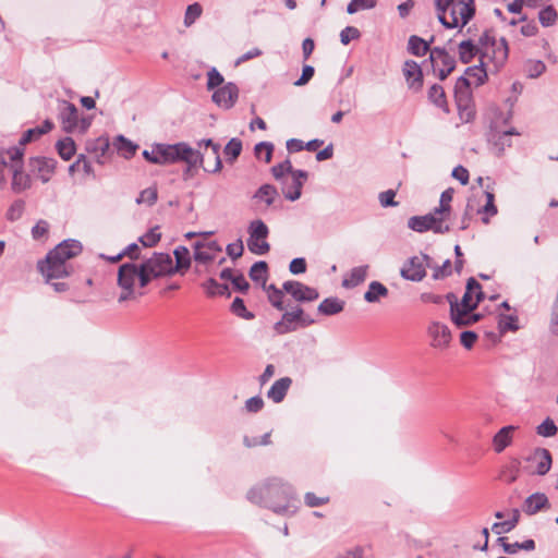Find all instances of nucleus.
<instances>
[{
    "label": "nucleus",
    "mask_w": 558,
    "mask_h": 558,
    "mask_svg": "<svg viewBox=\"0 0 558 558\" xmlns=\"http://www.w3.org/2000/svg\"><path fill=\"white\" fill-rule=\"evenodd\" d=\"M82 248L80 241L73 239L64 240L47 254L45 260L38 263L39 271L45 277L46 282L53 287L56 292H64L68 290L66 283L52 282V280L71 275L73 269L66 262L77 256L82 252Z\"/></svg>",
    "instance_id": "1"
},
{
    "label": "nucleus",
    "mask_w": 558,
    "mask_h": 558,
    "mask_svg": "<svg viewBox=\"0 0 558 558\" xmlns=\"http://www.w3.org/2000/svg\"><path fill=\"white\" fill-rule=\"evenodd\" d=\"M292 487L279 478H270L247 493L250 501L264 505L276 513H287L292 498Z\"/></svg>",
    "instance_id": "2"
},
{
    "label": "nucleus",
    "mask_w": 558,
    "mask_h": 558,
    "mask_svg": "<svg viewBox=\"0 0 558 558\" xmlns=\"http://www.w3.org/2000/svg\"><path fill=\"white\" fill-rule=\"evenodd\" d=\"M437 16L446 28H462L475 14L474 0H435Z\"/></svg>",
    "instance_id": "3"
},
{
    "label": "nucleus",
    "mask_w": 558,
    "mask_h": 558,
    "mask_svg": "<svg viewBox=\"0 0 558 558\" xmlns=\"http://www.w3.org/2000/svg\"><path fill=\"white\" fill-rule=\"evenodd\" d=\"M148 283V276L143 272L140 264L125 263L121 265L118 270V286L121 289L118 302L137 300L144 294L142 289Z\"/></svg>",
    "instance_id": "4"
},
{
    "label": "nucleus",
    "mask_w": 558,
    "mask_h": 558,
    "mask_svg": "<svg viewBox=\"0 0 558 558\" xmlns=\"http://www.w3.org/2000/svg\"><path fill=\"white\" fill-rule=\"evenodd\" d=\"M482 45L481 63L493 72H497L508 60L509 47L505 38L496 39L488 31L480 37Z\"/></svg>",
    "instance_id": "5"
},
{
    "label": "nucleus",
    "mask_w": 558,
    "mask_h": 558,
    "mask_svg": "<svg viewBox=\"0 0 558 558\" xmlns=\"http://www.w3.org/2000/svg\"><path fill=\"white\" fill-rule=\"evenodd\" d=\"M160 165L184 161L189 168L202 163L203 157L198 150L193 149L185 143L158 144Z\"/></svg>",
    "instance_id": "6"
},
{
    "label": "nucleus",
    "mask_w": 558,
    "mask_h": 558,
    "mask_svg": "<svg viewBox=\"0 0 558 558\" xmlns=\"http://www.w3.org/2000/svg\"><path fill=\"white\" fill-rule=\"evenodd\" d=\"M408 227L415 232L433 231L445 234L450 231L449 221L435 209L424 216H413L408 220Z\"/></svg>",
    "instance_id": "7"
},
{
    "label": "nucleus",
    "mask_w": 558,
    "mask_h": 558,
    "mask_svg": "<svg viewBox=\"0 0 558 558\" xmlns=\"http://www.w3.org/2000/svg\"><path fill=\"white\" fill-rule=\"evenodd\" d=\"M247 247L256 255H265L269 252L270 245L267 242L269 229L260 219L252 220L247 228Z\"/></svg>",
    "instance_id": "8"
},
{
    "label": "nucleus",
    "mask_w": 558,
    "mask_h": 558,
    "mask_svg": "<svg viewBox=\"0 0 558 558\" xmlns=\"http://www.w3.org/2000/svg\"><path fill=\"white\" fill-rule=\"evenodd\" d=\"M140 266L143 272L148 276V282L173 271V260L166 253H154L151 257L140 263Z\"/></svg>",
    "instance_id": "9"
},
{
    "label": "nucleus",
    "mask_w": 558,
    "mask_h": 558,
    "mask_svg": "<svg viewBox=\"0 0 558 558\" xmlns=\"http://www.w3.org/2000/svg\"><path fill=\"white\" fill-rule=\"evenodd\" d=\"M429 61L434 72H437L440 80H445L456 66V60L445 48L435 47L430 49Z\"/></svg>",
    "instance_id": "10"
},
{
    "label": "nucleus",
    "mask_w": 558,
    "mask_h": 558,
    "mask_svg": "<svg viewBox=\"0 0 558 558\" xmlns=\"http://www.w3.org/2000/svg\"><path fill=\"white\" fill-rule=\"evenodd\" d=\"M446 299L450 304V318L457 327L470 326L480 319L481 316L474 314V310L458 306V301L453 293H448Z\"/></svg>",
    "instance_id": "11"
},
{
    "label": "nucleus",
    "mask_w": 558,
    "mask_h": 558,
    "mask_svg": "<svg viewBox=\"0 0 558 558\" xmlns=\"http://www.w3.org/2000/svg\"><path fill=\"white\" fill-rule=\"evenodd\" d=\"M427 335L430 338V347L438 350H446L451 342V331L447 325L439 322H432L427 327Z\"/></svg>",
    "instance_id": "12"
},
{
    "label": "nucleus",
    "mask_w": 558,
    "mask_h": 558,
    "mask_svg": "<svg viewBox=\"0 0 558 558\" xmlns=\"http://www.w3.org/2000/svg\"><path fill=\"white\" fill-rule=\"evenodd\" d=\"M488 72L493 71L482 64L480 66H470L465 71V75L458 78L456 83V90L468 89L472 85L475 87L482 85L485 82Z\"/></svg>",
    "instance_id": "13"
},
{
    "label": "nucleus",
    "mask_w": 558,
    "mask_h": 558,
    "mask_svg": "<svg viewBox=\"0 0 558 558\" xmlns=\"http://www.w3.org/2000/svg\"><path fill=\"white\" fill-rule=\"evenodd\" d=\"M307 173L303 170H295L289 178L284 179L281 184V190L284 197L289 201H296L301 196V190Z\"/></svg>",
    "instance_id": "14"
},
{
    "label": "nucleus",
    "mask_w": 558,
    "mask_h": 558,
    "mask_svg": "<svg viewBox=\"0 0 558 558\" xmlns=\"http://www.w3.org/2000/svg\"><path fill=\"white\" fill-rule=\"evenodd\" d=\"M282 288L283 291L289 293L298 302H311L319 296L316 289L305 286L300 281H286Z\"/></svg>",
    "instance_id": "15"
},
{
    "label": "nucleus",
    "mask_w": 558,
    "mask_h": 558,
    "mask_svg": "<svg viewBox=\"0 0 558 558\" xmlns=\"http://www.w3.org/2000/svg\"><path fill=\"white\" fill-rule=\"evenodd\" d=\"M428 257L426 255L418 257L414 256L404 263L400 274L401 276L410 281H421L426 276V264Z\"/></svg>",
    "instance_id": "16"
},
{
    "label": "nucleus",
    "mask_w": 558,
    "mask_h": 558,
    "mask_svg": "<svg viewBox=\"0 0 558 558\" xmlns=\"http://www.w3.org/2000/svg\"><path fill=\"white\" fill-rule=\"evenodd\" d=\"M279 194L277 189L271 184H263L252 196V201L257 210L265 213L276 202Z\"/></svg>",
    "instance_id": "17"
},
{
    "label": "nucleus",
    "mask_w": 558,
    "mask_h": 558,
    "mask_svg": "<svg viewBox=\"0 0 558 558\" xmlns=\"http://www.w3.org/2000/svg\"><path fill=\"white\" fill-rule=\"evenodd\" d=\"M239 96V88L233 83H227L213 94V101L225 109H230L234 106Z\"/></svg>",
    "instance_id": "18"
},
{
    "label": "nucleus",
    "mask_w": 558,
    "mask_h": 558,
    "mask_svg": "<svg viewBox=\"0 0 558 558\" xmlns=\"http://www.w3.org/2000/svg\"><path fill=\"white\" fill-rule=\"evenodd\" d=\"M483 299V292L481 284L474 279L470 278L466 283L465 292L458 306H462L468 310H475Z\"/></svg>",
    "instance_id": "19"
},
{
    "label": "nucleus",
    "mask_w": 558,
    "mask_h": 558,
    "mask_svg": "<svg viewBox=\"0 0 558 558\" xmlns=\"http://www.w3.org/2000/svg\"><path fill=\"white\" fill-rule=\"evenodd\" d=\"M57 161L52 158L36 157L31 160V170L43 183H47L56 169Z\"/></svg>",
    "instance_id": "20"
},
{
    "label": "nucleus",
    "mask_w": 558,
    "mask_h": 558,
    "mask_svg": "<svg viewBox=\"0 0 558 558\" xmlns=\"http://www.w3.org/2000/svg\"><path fill=\"white\" fill-rule=\"evenodd\" d=\"M221 252V246L216 241L196 242L194 244V259L198 263H209Z\"/></svg>",
    "instance_id": "21"
},
{
    "label": "nucleus",
    "mask_w": 558,
    "mask_h": 558,
    "mask_svg": "<svg viewBox=\"0 0 558 558\" xmlns=\"http://www.w3.org/2000/svg\"><path fill=\"white\" fill-rule=\"evenodd\" d=\"M523 511L526 514H535L543 509L549 508V500L543 493H535L530 495L523 504Z\"/></svg>",
    "instance_id": "22"
},
{
    "label": "nucleus",
    "mask_w": 558,
    "mask_h": 558,
    "mask_svg": "<svg viewBox=\"0 0 558 558\" xmlns=\"http://www.w3.org/2000/svg\"><path fill=\"white\" fill-rule=\"evenodd\" d=\"M60 120L62 128L65 132H72L77 124V109L73 104L68 101L62 102L60 109Z\"/></svg>",
    "instance_id": "23"
},
{
    "label": "nucleus",
    "mask_w": 558,
    "mask_h": 558,
    "mask_svg": "<svg viewBox=\"0 0 558 558\" xmlns=\"http://www.w3.org/2000/svg\"><path fill=\"white\" fill-rule=\"evenodd\" d=\"M403 74L410 87L421 88L423 84V75L421 66L413 60H408L403 65Z\"/></svg>",
    "instance_id": "24"
},
{
    "label": "nucleus",
    "mask_w": 558,
    "mask_h": 558,
    "mask_svg": "<svg viewBox=\"0 0 558 558\" xmlns=\"http://www.w3.org/2000/svg\"><path fill=\"white\" fill-rule=\"evenodd\" d=\"M517 429L513 425H508L499 429L493 437V448L495 452H502L513 439V433Z\"/></svg>",
    "instance_id": "25"
},
{
    "label": "nucleus",
    "mask_w": 558,
    "mask_h": 558,
    "mask_svg": "<svg viewBox=\"0 0 558 558\" xmlns=\"http://www.w3.org/2000/svg\"><path fill=\"white\" fill-rule=\"evenodd\" d=\"M532 462L535 463L534 473L545 475L551 466V456L547 449L538 448L531 456Z\"/></svg>",
    "instance_id": "26"
},
{
    "label": "nucleus",
    "mask_w": 558,
    "mask_h": 558,
    "mask_svg": "<svg viewBox=\"0 0 558 558\" xmlns=\"http://www.w3.org/2000/svg\"><path fill=\"white\" fill-rule=\"evenodd\" d=\"M482 56V45L475 44L472 39L463 40L459 44V58L463 63H469L475 56Z\"/></svg>",
    "instance_id": "27"
},
{
    "label": "nucleus",
    "mask_w": 558,
    "mask_h": 558,
    "mask_svg": "<svg viewBox=\"0 0 558 558\" xmlns=\"http://www.w3.org/2000/svg\"><path fill=\"white\" fill-rule=\"evenodd\" d=\"M12 168H13V178H12L11 187H12L13 192L21 193V192L29 189L32 185V180L27 173L22 171V166L21 165H12Z\"/></svg>",
    "instance_id": "28"
},
{
    "label": "nucleus",
    "mask_w": 558,
    "mask_h": 558,
    "mask_svg": "<svg viewBox=\"0 0 558 558\" xmlns=\"http://www.w3.org/2000/svg\"><path fill=\"white\" fill-rule=\"evenodd\" d=\"M291 384H292V380L289 377H283V378L276 380L274 383V385L270 387V389L268 390V393H267L268 398L271 399L276 403L281 402L284 399Z\"/></svg>",
    "instance_id": "29"
},
{
    "label": "nucleus",
    "mask_w": 558,
    "mask_h": 558,
    "mask_svg": "<svg viewBox=\"0 0 558 558\" xmlns=\"http://www.w3.org/2000/svg\"><path fill=\"white\" fill-rule=\"evenodd\" d=\"M368 266H357L351 269L349 275L343 279L342 286L344 288H354L364 282L367 277Z\"/></svg>",
    "instance_id": "30"
},
{
    "label": "nucleus",
    "mask_w": 558,
    "mask_h": 558,
    "mask_svg": "<svg viewBox=\"0 0 558 558\" xmlns=\"http://www.w3.org/2000/svg\"><path fill=\"white\" fill-rule=\"evenodd\" d=\"M344 308V301L338 298H327L318 305V313L330 316L342 312Z\"/></svg>",
    "instance_id": "31"
},
{
    "label": "nucleus",
    "mask_w": 558,
    "mask_h": 558,
    "mask_svg": "<svg viewBox=\"0 0 558 558\" xmlns=\"http://www.w3.org/2000/svg\"><path fill=\"white\" fill-rule=\"evenodd\" d=\"M433 40L434 37H432L429 41H426L416 35H412L409 38L408 49L412 54L416 57L425 56L428 51L430 52L429 45L433 43Z\"/></svg>",
    "instance_id": "32"
},
{
    "label": "nucleus",
    "mask_w": 558,
    "mask_h": 558,
    "mask_svg": "<svg viewBox=\"0 0 558 558\" xmlns=\"http://www.w3.org/2000/svg\"><path fill=\"white\" fill-rule=\"evenodd\" d=\"M518 134L519 133H517L514 131V129H510V130L504 131L501 133H495L493 135V141H494L493 146H494L496 154L501 155L506 147H510L511 146L510 136L518 135Z\"/></svg>",
    "instance_id": "33"
},
{
    "label": "nucleus",
    "mask_w": 558,
    "mask_h": 558,
    "mask_svg": "<svg viewBox=\"0 0 558 558\" xmlns=\"http://www.w3.org/2000/svg\"><path fill=\"white\" fill-rule=\"evenodd\" d=\"M113 146L116 147L118 153L126 159L134 156L136 149L138 148V146L136 144H134L133 142H131L130 140L124 137L123 135H119L116 137V140L113 142Z\"/></svg>",
    "instance_id": "34"
},
{
    "label": "nucleus",
    "mask_w": 558,
    "mask_h": 558,
    "mask_svg": "<svg viewBox=\"0 0 558 558\" xmlns=\"http://www.w3.org/2000/svg\"><path fill=\"white\" fill-rule=\"evenodd\" d=\"M387 295L388 289L383 283L378 281H372L368 286V290L364 294V299L368 303H375Z\"/></svg>",
    "instance_id": "35"
},
{
    "label": "nucleus",
    "mask_w": 558,
    "mask_h": 558,
    "mask_svg": "<svg viewBox=\"0 0 558 558\" xmlns=\"http://www.w3.org/2000/svg\"><path fill=\"white\" fill-rule=\"evenodd\" d=\"M203 145L206 148H210L211 149V154H213V157H214V160H215L214 167L211 169L205 168V170L208 171V172H218V171H220L221 168H222V162H221L220 155H219L220 145L217 144V143H214L211 140H203V141H201L198 143L199 147H202Z\"/></svg>",
    "instance_id": "36"
},
{
    "label": "nucleus",
    "mask_w": 558,
    "mask_h": 558,
    "mask_svg": "<svg viewBox=\"0 0 558 558\" xmlns=\"http://www.w3.org/2000/svg\"><path fill=\"white\" fill-rule=\"evenodd\" d=\"M453 190L448 189L444 191L440 195L439 205L435 208L437 213L444 216L448 221L451 213V201H452Z\"/></svg>",
    "instance_id": "37"
},
{
    "label": "nucleus",
    "mask_w": 558,
    "mask_h": 558,
    "mask_svg": "<svg viewBox=\"0 0 558 558\" xmlns=\"http://www.w3.org/2000/svg\"><path fill=\"white\" fill-rule=\"evenodd\" d=\"M486 204L478 209V214H483V222L488 223L489 217L497 215V207L494 204L495 196L492 192L485 191Z\"/></svg>",
    "instance_id": "38"
},
{
    "label": "nucleus",
    "mask_w": 558,
    "mask_h": 558,
    "mask_svg": "<svg viewBox=\"0 0 558 558\" xmlns=\"http://www.w3.org/2000/svg\"><path fill=\"white\" fill-rule=\"evenodd\" d=\"M282 317L290 325L294 322H300L303 326H308L315 323L314 319L310 318L308 316H304V312L301 307H296L291 312H286Z\"/></svg>",
    "instance_id": "39"
},
{
    "label": "nucleus",
    "mask_w": 558,
    "mask_h": 558,
    "mask_svg": "<svg viewBox=\"0 0 558 558\" xmlns=\"http://www.w3.org/2000/svg\"><path fill=\"white\" fill-rule=\"evenodd\" d=\"M57 150L62 159L70 160L72 156L75 154L74 141L70 137L60 140L57 143Z\"/></svg>",
    "instance_id": "40"
},
{
    "label": "nucleus",
    "mask_w": 558,
    "mask_h": 558,
    "mask_svg": "<svg viewBox=\"0 0 558 558\" xmlns=\"http://www.w3.org/2000/svg\"><path fill=\"white\" fill-rule=\"evenodd\" d=\"M158 199V192L155 186H149L143 190L136 197L135 203L137 205L153 206Z\"/></svg>",
    "instance_id": "41"
},
{
    "label": "nucleus",
    "mask_w": 558,
    "mask_h": 558,
    "mask_svg": "<svg viewBox=\"0 0 558 558\" xmlns=\"http://www.w3.org/2000/svg\"><path fill=\"white\" fill-rule=\"evenodd\" d=\"M429 100L435 104L437 107L447 110V101L444 88L440 85H433L428 90Z\"/></svg>",
    "instance_id": "42"
},
{
    "label": "nucleus",
    "mask_w": 558,
    "mask_h": 558,
    "mask_svg": "<svg viewBox=\"0 0 558 558\" xmlns=\"http://www.w3.org/2000/svg\"><path fill=\"white\" fill-rule=\"evenodd\" d=\"M546 70V65L541 60H527L524 64V71L531 78L541 76Z\"/></svg>",
    "instance_id": "43"
},
{
    "label": "nucleus",
    "mask_w": 558,
    "mask_h": 558,
    "mask_svg": "<svg viewBox=\"0 0 558 558\" xmlns=\"http://www.w3.org/2000/svg\"><path fill=\"white\" fill-rule=\"evenodd\" d=\"M293 171L294 170L292 168V165H291L290 160H288V159L271 168L272 175L275 177L276 180L280 181L281 183L284 179L289 178V175H286V174L291 175Z\"/></svg>",
    "instance_id": "44"
},
{
    "label": "nucleus",
    "mask_w": 558,
    "mask_h": 558,
    "mask_svg": "<svg viewBox=\"0 0 558 558\" xmlns=\"http://www.w3.org/2000/svg\"><path fill=\"white\" fill-rule=\"evenodd\" d=\"M242 151V142L239 138H231L225 146V155L227 159L232 162L234 161Z\"/></svg>",
    "instance_id": "45"
},
{
    "label": "nucleus",
    "mask_w": 558,
    "mask_h": 558,
    "mask_svg": "<svg viewBox=\"0 0 558 558\" xmlns=\"http://www.w3.org/2000/svg\"><path fill=\"white\" fill-rule=\"evenodd\" d=\"M23 155H24V149L20 146H14L7 150L0 151V158L2 160L3 166L7 165V159L11 160L12 162H20ZM15 165H19V163H15Z\"/></svg>",
    "instance_id": "46"
},
{
    "label": "nucleus",
    "mask_w": 558,
    "mask_h": 558,
    "mask_svg": "<svg viewBox=\"0 0 558 558\" xmlns=\"http://www.w3.org/2000/svg\"><path fill=\"white\" fill-rule=\"evenodd\" d=\"M255 156L258 159H263L266 163L270 162L274 145L269 142H260L255 146Z\"/></svg>",
    "instance_id": "47"
},
{
    "label": "nucleus",
    "mask_w": 558,
    "mask_h": 558,
    "mask_svg": "<svg viewBox=\"0 0 558 558\" xmlns=\"http://www.w3.org/2000/svg\"><path fill=\"white\" fill-rule=\"evenodd\" d=\"M268 300L271 303L274 307H276L279 311L283 310V289L279 290L274 284H270L266 288Z\"/></svg>",
    "instance_id": "48"
},
{
    "label": "nucleus",
    "mask_w": 558,
    "mask_h": 558,
    "mask_svg": "<svg viewBox=\"0 0 558 558\" xmlns=\"http://www.w3.org/2000/svg\"><path fill=\"white\" fill-rule=\"evenodd\" d=\"M538 20L544 27L551 26L557 21V12L554 7L548 5L539 11Z\"/></svg>",
    "instance_id": "49"
},
{
    "label": "nucleus",
    "mask_w": 558,
    "mask_h": 558,
    "mask_svg": "<svg viewBox=\"0 0 558 558\" xmlns=\"http://www.w3.org/2000/svg\"><path fill=\"white\" fill-rule=\"evenodd\" d=\"M267 275V263L256 262L250 269V277L253 281H265Z\"/></svg>",
    "instance_id": "50"
},
{
    "label": "nucleus",
    "mask_w": 558,
    "mask_h": 558,
    "mask_svg": "<svg viewBox=\"0 0 558 558\" xmlns=\"http://www.w3.org/2000/svg\"><path fill=\"white\" fill-rule=\"evenodd\" d=\"M376 5V0H351L347 7L349 14H354L360 10L373 9Z\"/></svg>",
    "instance_id": "51"
},
{
    "label": "nucleus",
    "mask_w": 558,
    "mask_h": 558,
    "mask_svg": "<svg viewBox=\"0 0 558 558\" xmlns=\"http://www.w3.org/2000/svg\"><path fill=\"white\" fill-rule=\"evenodd\" d=\"M24 209H25V203L23 201L17 199V201L13 202L7 211L8 220H10V221L19 220L22 217Z\"/></svg>",
    "instance_id": "52"
},
{
    "label": "nucleus",
    "mask_w": 558,
    "mask_h": 558,
    "mask_svg": "<svg viewBox=\"0 0 558 558\" xmlns=\"http://www.w3.org/2000/svg\"><path fill=\"white\" fill-rule=\"evenodd\" d=\"M557 426L550 418H546L542 424L537 426V434L543 437H553L557 434Z\"/></svg>",
    "instance_id": "53"
},
{
    "label": "nucleus",
    "mask_w": 558,
    "mask_h": 558,
    "mask_svg": "<svg viewBox=\"0 0 558 558\" xmlns=\"http://www.w3.org/2000/svg\"><path fill=\"white\" fill-rule=\"evenodd\" d=\"M231 310L235 315L244 319H252L254 317V315L246 310L243 300L240 298L233 300Z\"/></svg>",
    "instance_id": "54"
},
{
    "label": "nucleus",
    "mask_w": 558,
    "mask_h": 558,
    "mask_svg": "<svg viewBox=\"0 0 558 558\" xmlns=\"http://www.w3.org/2000/svg\"><path fill=\"white\" fill-rule=\"evenodd\" d=\"M138 251L140 246L136 243H132L128 245L122 253L113 257H108V259L112 263L120 260L122 256H128L131 259H137L140 256Z\"/></svg>",
    "instance_id": "55"
},
{
    "label": "nucleus",
    "mask_w": 558,
    "mask_h": 558,
    "mask_svg": "<svg viewBox=\"0 0 558 558\" xmlns=\"http://www.w3.org/2000/svg\"><path fill=\"white\" fill-rule=\"evenodd\" d=\"M518 317L514 315H501L499 319V328L501 331L511 330L515 331L518 330Z\"/></svg>",
    "instance_id": "56"
},
{
    "label": "nucleus",
    "mask_w": 558,
    "mask_h": 558,
    "mask_svg": "<svg viewBox=\"0 0 558 558\" xmlns=\"http://www.w3.org/2000/svg\"><path fill=\"white\" fill-rule=\"evenodd\" d=\"M223 76L218 72L216 68H213L207 73V88L214 89L223 84Z\"/></svg>",
    "instance_id": "57"
},
{
    "label": "nucleus",
    "mask_w": 558,
    "mask_h": 558,
    "mask_svg": "<svg viewBox=\"0 0 558 558\" xmlns=\"http://www.w3.org/2000/svg\"><path fill=\"white\" fill-rule=\"evenodd\" d=\"M304 501L307 507L314 508L329 502L328 496H316L314 493H306Z\"/></svg>",
    "instance_id": "58"
},
{
    "label": "nucleus",
    "mask_w": 558,
    "mask_h": 558,
    "mask_svg": "<svg viewBox=\"0 0 558 558\" xmlns=\"http://www.w3.org/2000/svg\"><path fill=\"white\" fill-rule=\"evenodd\" d=\"M49 223L46 220H39L32 229V235L35 240H43L47 236Z\"/></svg>",
    "instance_id": "59"
},
{
    "label": "nucleus",
    "mask_w": 558,
    "mask_h": 558,
    "mask_svg": "<svg viewBox=\"0 0 558 558\" xmlns=\"http://www.w3.org/2000/svg\"><path fill=\"white\" fill-rule=\"evenodd\" d=\"M202 14V7L198 3L190 4L185 12L184 23L191 25Z\"/></svg>",
    "instance_id": "60"
},
{
    "label": "nucleus",
    "mask_w": 558,
    "mask_h": 558,
    "mask_svg": "<svg viewBox=\"0 0 558 558\" xmlns=\"http://www.w3.org/2000/svg\"><path fill=\"white\" fill-rule=\"evenodd\" d=\"M204 287L209 295L223 294L228 290L227 286L218 283L215 279H208Z\"/></svg>",
    "instance_id": "61"
},
{
    "label": "nucleus",
    "mask_w": 558,
    "mask_h": 558,
    "mask_svg": "<svg viewBox=\"0 0 558 558\" xmlns=\"http://www.w3.org/2000/svg\"><path fill=\"white\" fill-rule=\"evenodd\" d=\"M359 37L360 32L353 26H347L340 33V41L343 45H348L352 39H357Z\"/></svg>",
    "instance_id": "62"
},
{
    "label": "nucleus",
    "mask_w": 558,
    "mask_h": 558,
    "mask_svg": "<svg viewBox=\"0 0 558 558\" xmlns=\"http://www.w3.org/2000/svg\"><path fill=\"white\" fill-rule=\"evenodd\" d=\"M244 245L241 239L235 241L234 243H230L227 245V254L232 258L236 259L243 255Z\"/></svg>",
    "instance_id": "63"
},
{
    "label": "nucleus",
    "mask_w": 558,
    "mask_h": 558,
    "mask_svg": "<svg viewBox=\"0 0 558 558\" xmlns=\"http://www.w3.org/2000/svg\"><path fill=\"white\" fill-rule=\"evenodd\" d=\"M160 240V233L157 230H150L140 238V242L145 247L154 246Z\"/></svg>",
    "instance_id": "64"
}]
</instances>
